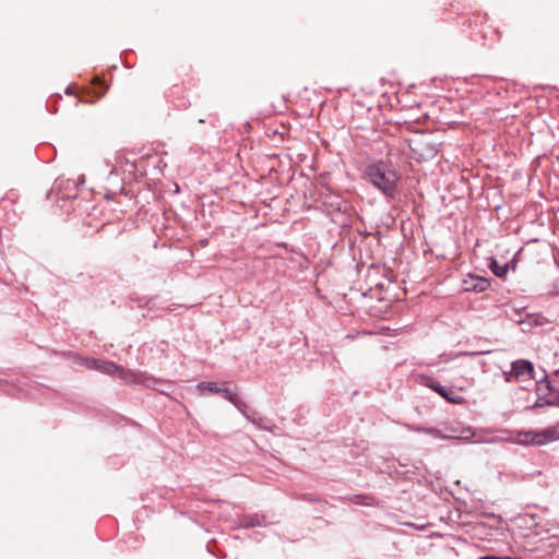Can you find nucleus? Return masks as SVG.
Instances as JSON below:
<instances>
[{"mask_svg":"<svg viewBox=\"0 0 559 559\" xmlns=\"http://www.w3.org/2000/svg\"><path fill=\"white\" fill-rule=\"evenodd\" d=\"M365 178L379 190L386 201H394L397 199L399 183L402 179L401 174L396 167L384 160L368 164L364 170Z\"/></svg>","mask_w":559,"mask_h":559,"instance_id":"1","label":"nucleus"},{"mask_svg":"<svg viewBox=\"0 0 559 559\" xmlns=\"http://www.w3.org/2000/svg\"><path fill=\"white\" fill-rule=\"evenodd\" d=\"M559 439V429L549 427L540 431L522 430L518 432V443L522 445H544Z\"/></svg>","mask_w":559,"mask_h":559,"instance_id":"2","label":"nucleus"},{"mask_svg":"<svg viewBox=\"0 0 559 559\" xmlns=\"http://www.w3.org/2000/svg\"><path fill=\"white\" fill-rule=\"evenodd\" d=\"M417 382L420 385L431 389L433 392L438 393L442 399L451 404L462 405L465 403V399L462 395H459L453 389H449L442 385L436 378L431 376L418 374Z\"/></svg>","mask_w":559,"mask_h":559,"instance_id":"3","label":"nucleus"},{"mask_svg":"<svg viewBox=\"0 0 559 559\" xmlns=\"http://www.w3.org/2000/svg\"><path fill=\"white\" fill-rule=\"evenodd\" d=\"M321 198L323 204L331 209L329 215H331L332 222L343 226L346 225L348 223L346 215V211L349 207L348 203L334 193H321Z\"/></svg>","mask_w":559,"mask_h":559,"instance_id":"4","label":"nucleus"},{"mask_svg":"<svg viewBox=\"0 0 559 559\" xmlns=\"http://www.w3.org/2000/svg\"><path fill=\"white\" fill-rule=\"evenodd\" d=\"M117 374L118 378L127 384H142L145 388H155V384L169 386V383H167L164 379L155 378L147 374L146 372L124 369L121 366L119 367Z\"/></svg>","mask_w":559,"mask_h":559,"instance_id":"5","label":"nucleus"},{"mask_svg":"<svg viewBox=\"0 0 559 559\" xmlns=\"http://www.w3.org/2000/svg\"><path fill=\"white\" fill-rule=\"evenodd\" d=\"M544 376L536 380V395L537 400L533 407L554 406L555 396L552 395V382L548 374L543 370Z\"/></svg>","mask_w":559,"mask_h":559,"instance_id":"6","label":"nucleus"},{"mask_svg":"<svg viewBox=\"0 0 559 559\" xmlns=\"http://www.w3.org/2000/svg\"><path fill=\"white\" fill-rule=\"evenodd\" d=\"M513 374H515V380L525 381L535 379V370L534 366L530 360L519 359L512 362Z\"/></svg>","mask_w":559,"mask_h":559,"instance_id":"7","label":"nucleus"},{"mask_svg":"<svg viewBox=\"0 0 559 559\" xmlns=\"http://www.w3.org/2000/svg\"><path fill=\"white\" fill-rule=\"evenodd\" d=\"M226 384H227V382H224L223 385H219L216 382L205 381V382H200L198 384V388L202 389V390H206L211 393L219 394L222 397H224L225 400H227L229 402L230 400H233L231 397L236 393V389L234 390L229 386H226Z\"/></svg>","mask_w":559,"mask_h":559,"instance_id":"8","label":"nucleus"},{"mask_svg":"<svg viewBox=\"0 0 559 559\" xmlns=\"http://www.w3.org/2000/svg\"><path fill=\"white\" fill-rule=\"evenodd\" d=\"M85 366L91 370H97L106 374L118 373L119 367L114 361L102 360L96 358L86 359Z\"/></svg>","mask_w":559,"mask_h":559,"instance_id":"9","label":"nucleus"},{"mask_svg":"<svg viewBox=\"0 0 559 559\" xmlns=\"http://www.w3.org/2000/svg\"><path fill=\"white\" fill-rule=\"evenodd\" d=\"M490 287V280L478 276V275H469L468 278L464 280V290L465 292H476L483 293Z\"/></svg>","mask_w":559,"mask_h":559,"instance_id":"10","label":"nucleus"},{"mask_svg":"<svg viewBox=\"0 0 559 559\" xmlns=\"http://www.w3.org/2000/svg\"><path fill=\"white\" fill-rule=\"evenodd\" d=\"M240 525L246 528H252L257 526H265V515L260 514H246L240 520Z\"/></svg>","mask_w":559,"mask_h":559,"instance_id":"11","label":"nucleus"},{"mask_svg":"<svg viewBox=\"0 0 559 559\" xmlns=\"http://www.w3.org/2000/svg\"><path fill=\"white\" fill-rule=\"evenodd\" d=\"M488 267L497 277L503 278L510 270V264H500L495 258H490Z\"/></svg>","mask_w":559,"mask_h":559,"instance_id":"12","label":"nucleus"},{"mask_svg":"<svg viewBox=\"0 0 559 559\" xmlns=\"http://www.w3.org/2000/svg\"><path fill=\"white\" fill-rule=\"evenodd\" d=\"M520 324H525L530 328L543 326L549 321L542 314H527L525 319L519 321Z\"/></svg>","mask_w":559,"mask_h":559,"instance_id":"13","label":"nucleus"},{"mask_svg":"<svg viewBox=\"0 0 559 559\" xmlns=\"http://www.w3.org/2000/svg\"><path fill=\"white\" fill-rule=\"evenodd\" d=\"M248 420L261 429H265V430L269 429L267 424L270 423V420L267 418L263 417L257 409L253 411V413H251Z\"/></svg>","mask_w":559,"mask_h":559,"instance_id":"14","label":"nucleus"},{"mask_svg":"<svg viewBox=\"0 0 559 559\" xmlns=\"http://www.w3.org/2000/svg\"><path fill=\"white\" fill-rule=\"evenodd\" d=\"M229 402L241 413L243 414L247 409L248 404L239 396L236 392Z\"/></svg>","mask_w":559,"mask_h":559,"instance_id":"15","label":"nucleus"},{"mask_svg":"<svg viewBox=\"0 0 559 559\" xmlns=\"http://www.w3.org/2000/svg\"><path fill=\"white\" fill-rule=\"evenodd\" d=\"M355 502L364 506H371L373 498L366 495H357L355 496Z\"/></svg>","mask_w":559,"mask_h":559,"instance_id":"16","label":"nucleus"},{"mask_svg":"<svg viewBox=\"0 0 559 559\" xmlns=\"http://www.w3.org/2000/svg\"><path fill=\"white\" fill-rule=\"evenodd\" d=\"M167 383H169V386L167 385H162V384H155V388H151L152 390H156L157 392H159L160 394H164V395H167L169 396L170 395V392H169V389L173 388V383L170 381H167L165 380Z\"/></svg>","mask_w":559,"mask_h":559,"instance_id":"17","label":"nucleus"},{"mask_svg":"<svg viewBox=\"0 0 559 559\" xmlns=\"http://www.w3.org/2000/svg\"><path fill=\"white\" fill-rule=\"evenodd\" d=\"M19 195L16 192L11 190L7 195L1 200V204H4L5 202H12L14 203L17 200Z\"/></svg>","mask_w":559,"mask_h":559,"instance_id":"18","label":"nucleus"},{"mask_svg":"<svg viewBox=\"0 0 559 559\" xmlns=\"http://www.w3.org/2000/svg\"><path fill=\"white\" fill-rule=\"evenodd\" d=\"M93 84L102 90L99 96H102L106 92V90H107V86H106L105 82L100 78H98V76L94 78Z\"/></svg>","mask_w":559,"mask_h":559,"instance_id":"19","label":"nucleus"},{"mask_svg":"<svg viewBox=\"0 0 559 559\" xmlns=\"http://www.w3.org/2000/svg\"><path fill=\"white\" fill-rule=\"evenodd\" d=\"M300 499L305 500V501H308V502H319L321 501L320 498L311 495V493H304L300 496Z\"/></svg>","mask_w":559,"mask_h":559,"instance_id":"20","label":"nucleus"},{"mask_svg":"<svg viewBox=\"0 0 559 559\" xmlns=\"http://www.w3.org/2000/svg\"><path fill=\"white\" fill-rule=\"evenodd\" d=\"M417 430L432 436L439 435V430L436 428H418Z\"/></svg>","mask_w":559,"mask_h":559,"instance_id":"21","label":"nucleus"},{"mask_svg":"<svg viewBox=\"0 0 559 559\" xmlns=\"http://www.w3.org/2000/svg\"><path fill=\"white\" fill-rule=\"evenodd\" d=\"M504 380L507 382H512L513 380H515V374H513V368L512 367H511L510 371L504 372Z\"/></svg>","mask_w":559,"mask_h":559,"instance_id":"22","label":"nucleus"},{"mask_svg":"<svg viewBox=\"0 0 559 559\" xmlns=\"http://www.w3.org/2000/svg\"><path fill=\"white\" fill-rule=\"evenodd\" d=\"M253 411H255V409L252 408L250 405H248L247 409L245 411V413L242 415L248 419L249 416L251 415V413H253Z\"/></svg>","mask_w":559,"mask_h":559,"instance_id":"23","label":"nucleus"},{"mask_svg":"<svg viewBox=\"0 0 559 559\" xmlns=\"http://www.w3.org/2000/svg\"><path fill=\"white\" fill-rule=\"evenodd\" d=\"M507 264H510V269L511 270H515V267H516V259H515V257L510 262H508Z\"/></svg>","mask_w":559,"mask_h":559,"instance_id":"24","label":"nucleus"},{"mask_svg":"<svg viewBox=\"0 0 559 559\" xmlns=\"http://www.w3.org/2000/svg\"><path fill=\"white\" fill-rule=\"evenodd\" d=\"M134 300L139 304V306H140V307L147 306V302H148L147 300H145L144 302H142V301H143V299H140V298H136V299H134Z\"/></svg>","mask_w":559,"mask_h":559,"instance_id":"25","label":"nucleus"},{"mask_svg":"<svg viewBox=\"0 0 559 559\" xmlns=\"http://www.w3.org/2000/svg\"><path fill=\"white\" fill-rule=\"evenodd\" d=\"M552 389H554V390L551 391V393H552V395H554V396H556L557 394H559V386H558V385H556V384H554V383H552Z\"/></svg>","mask_w":559,"mask_h":559,"instance_id":"26","label":"nucleus"},{"mask_svg":"<svg viewBox=\"0 0 559 559\" xmlns=\"http://www.w3.org/2000/svg\"><path fill=\"white\" fill-rule=\"evenodd\" d=\"M466 383H467V386H473L474 385V379L471 378V379H465Z\"/></svg>","mask_w":559,"mask_h":559,"instance_id":"27","label":"nucleus"},{"mask_svg":"<svg viewBox=\"0 0 559 559\" xmlns=\"http://www.w3.org/2000/svg\"><path fill=\"white\" fill-rule=\"evenodd\" d=\"M554 406H559V394L555 396V403Z\"/></svg>","mask_w":559,"mask_h":559,"instance_id":"28","label":"nucleus"},{"mask_svg":"<svg viewBox=\"0 0 559 559\" xmlns=\"http://www.w3.org/2000/svg\"><path fill=\"white\" fill-rule=\"evenodd\" d=\"M465 356H477L478 353H464Z\"/></svg>","mask_w":559,"mask_h":559,"instance_id":"29","label":"nucleus"},{"mask_svg":"<svg viewBox=\"0 0 559 559\" xmlns=\"http://www.w3.org/2000/svg\"><path fill=\"white\" fill-rule=\"evenodd\" d=\"M456 388H457V390L463 391V390H465L466 386H464L463 383H460V385Z\"/></svg>","mask_w":559,"mask_h":559,"instance_id":"30","label":"nucleus"},{"mask_svg":"<svg viewBox=\"0 0 559 559\" xmlns=\"http://www.w3.org/2000/svg\"><path fill=\"white\" fill-rule=\"evenodd\" d=\"M456 388H457V390L463 391V390H465L466 386H464L463 383H460V385Z\"/></svg>","mask_w":559,"mask_h":559,"instance_id":"31","label":"nucleus"},{"mask_svg":"<svg viewBox=\"0 0 559 559\" xmlns=\"http://www.w3.org/2000/svg\"><path fill=\"white\" fill-rule=\"evenodd\" d=\"M66 93H67V94H69V95H70V94H72L71 88H70V87H68V88L66 90Z\"/></svg>","mask_w":559,"mask_h":559,"instance_id":"32","label":"nucleus"}]
</instances>
